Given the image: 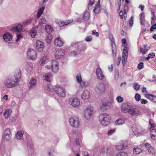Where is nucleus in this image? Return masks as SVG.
<instances>
[{
  "label": "nucleus",
  "instance_id": "nucleus-25",
  "mask_svg": "<svg viewBox=\"0 0 156 156\" xmlns=\"http://www.w3.org/2000/svg\"><path fill=\"white\" fill-rule=\"evenodd\" d=\"M90 96V93L87 90H85L81 95V98L83 99L88 98Z\"/></svg>",
  "mask_w": 156,
  "mask_h": 156
},
{
  "label": "nucleus",
  "instance_id": "nucleus-54",
  "mask_svg": "<svg viewBox=\"0 0 156 156\" xmlns=\"http://www.w3.org/2000/svg\"><path fill=\"white\" fill-rule=\"evenodd\" d=\"M119 72L118 70H116L115 71L114 74V78L116 80L118 79L119 77Z\"/></svg>",
  "mask_w": 156,
  "mask_h": 156
},
{
  "label": "nucleus",
  "instance_id": "nucleus-16",
  "mask_svg": "<svg viewBox=\"0 0 156 156\" xmlns=\"http://www.w3.org/2000/svg\"><path fill=\"white\" fill-rule=\"evenodd\" d=\"M96 73L98 79L102 80L104 79V76L100 68H98L97 69Z\"/></svg>",
  "mask_w": 156,
  "mask_h": 156
},
{
  "label": "nucleus",
  "instance_id": "nucleus-33",
  "mask_svg": "<svg viewBox=\"0 0 156 156\" xmlns=\"http://www.w3.org/2000/svg\"><path fill=\"white\" fill-rule=\"evenodd\" d=\"M45 29L48 34L53 30V28L50 25H46L45 26Z\"/></svg>",
  "mask_w": 156,
  "mask_h": 156
},
{
  "label": "nucleus",
  "instance_id": "nucleus-24",
  "mask_svg": "<svg viewBox=\"0 0 156 156\" xmlns=\"http://www.w3.org/2000/svg\"><path fill=\"white\" fill-rule=\"evenodd\" d=\"M146 97L150 100L156 103V96L150 94H145Z\"/></svg>",
  "mask_w": 156,
  "mask_h": 156
},
{
  "label": "nucleus",
  "instance_id": "nucleus-38",
  "mask_svg": "<svg viewBox=\"0 0 156 156\" xmlns=\"http://www.w3.org/2000/svg\"><path fill=\"white\" fill-rule=\"evenodd\" d=\"M52 36L49 34L47 36V38L46 39V42L47 43L50 44L52 40Z\"/></svg>",
  "mask_w": 156,
  "mask_h": 156
},
{
  "label": "nucleus",
  "instance_id": "nucleus-3",
  "mask_svg": "<svg viewBox=\"0 0 156 156\" xmlns=\"http://www.w3.org/2000/svg\"><path fill=\"white\" fill-rule=\"evenodd\" d=\"M28 58L33 60H35L37 58L36 52L33 49H29L27 52Z\"/></svg>",
  "mask_w": 156,
  "mask_h": 156
},
{
  "label": "nucleus",
  "instance_id": "nucleus-50",
  "mask_svg": "<svg viewBox=\"0 0 156 156\" xmlns=\"http://www.w3.org/2000/svg\"><path fill=\"white\" fill-rule=\"evenodd\" d=\"M144 67V63L141 62L138 64L137 66V68L139 69H142Z\"/></svg>",
  "mask_w": 156,
  "mask_h": 156
},
{
  "label": "nucleus",
  "instance_id": "nucleus-12",
  "mask_svg": "<svg viewBox=\"0 0 156 156\" xmlns=\"http://www.w3.org/2000/svg\"><path fill=\"white\" fill-rule=\"evenodd\" d=\"M140 113V111L138 109L134 108H129L127 113H128L131 115H139Z\"/></svg>",
  "mask_w": 156,
  "mask_h": 156
},
{
  "label": "nucleus",
  "instance_id": "nucleus-31",
  "mask_svg": "<svg viewBox=\"0 0 156 156\" xmlns=\"http://www.w3.org/2000/svg\"><path fill=\"white\" fill-rule=\"evenodd\" d=\"M140 24L143 25L144 24V20L145 18L144 13V12L141 13L139 15Z\"/></svg>",
  "mask_w": 156,
  "mask_h": 156
},
{
  "label": "nucleus",
  "instance_id": "nucleus-53",
  "mask_svg": "<svg viewBox=\"0 0 156 156\" xmlns=\"http://www.w3.org/2000/svg\"><path fill=\"white\" fill-rule=\"evenodd\" d=\"M146 46L145 45H144V48H140V51L143 54H145L146 52Z\"/></svg>",
  "mask_w": 156,
  "mask_h": 156
},
{
  "label": "nucleus",
  "instance_id": "nucleus-23",
  "mask_svg": "<svg viewBox=\"0 0 156 156\" xmlns=\"http://www.w3.org/2000/svg\"><path fill=\"white\" fill-rule=\"evenodd\" d=\"M22 25H18L14 27H13L11 29V30L13 32H20L22 30Z\"/></svg>",
  "mask_w": 156,
  "mask_h": 156
},
{
  "label": "nucleus",
  "instance_id": "nucleus-36",
  "mask_svg": "<svg viewBox=\"0 0 156 156\" xmlns=\"http://www.w3.org/2000/svg\"><path fill=\"white\" fill-rule=\"evenodd\" d=\"M125 123V121L122 119H119L115 121V123L117 125H122Z\"/></svg>",
  "mask_w": 156,
  "mask_h": 156
},
{
  "label": "nucleus",
  "instance_id": "nucleus-46",
  "mask_svg": "<svg viewBox=\"0 0 156 156\" xmlns=\"http://www.w3.org/2000/svg\"><path fill=\"white\" fill-rule=\"evenodd\" d=\"M77 81L79 83H81L82 82V78L80 74H78L76 77Z\"/></svg>",
  "mask_w": 156,
  "mask_h": 156
},
{
  "label": "nucleus",
  "instance_id": "nucleus-15",
  "mask_svg": "<svg viewBox=\"0 0 156 156\" xmlns=\"http://www.w3.org/2000/svg\"><path fill=\"white\" fill-rule=\"evenodd\" d=\"M54 44L57 46L61 47L63 46L64 42L59 37L56 38L54 41Z\"/></svg>",
  "mask_w": 156,
  "mask_h": 156
},
{
  "label": "nucleus",
  "instance_id": "nucleus-29",
  "mask_svg": "<svg viewBox=\"0 0 156 156\" xmlns=\"http://www.w3.org/2000/svg\"><path fill=\"white\" fill-rule=\"evenodd\" d=\"M48 59V56L44 55L40 59V63L41 65H43L45 63L46 61Z\"/></svg>",
  "mask_w": 156,
  "mask_h": 156
},
{
  "label": "nucleus",
  "instance_id": "nucleus-52",
  "mask_svg": "<svg viewBox=\"0 0 156 156\" xmlns=\"http://www.w3.org/2000/svg\"><path fill=\"white\" fill-rule=\"evenodd\" d=\"M129 9V7L128 5L126 4L124 5V13L126 14H127V13Z\"/></svg>",
  "mask_w": 156,
  "mask_h": 156
},
{
  "label": "nucleus",
  "instance_id": "nucleus-22",
  "mask_svg": "<svg viewBox=\"0 0 156 156\" xmlns=\"http://www.w3.org/2000/svg\"><path fill=\"white\" fill-rule=\"evenodd\" d=\"M129 107L128 105L126 104L122 105L121 107V110L122 112L125 113H127Z\"/></svg>",
  "mask_w": 156,
  "mask_h": 156
},
{
  "label": "nucleus",
  "instance_id": "nucleus-5",
  "mask_svg": "<svg viewBox=\"0 0 156 156\" xmlns=\"http://www.w3.org/2000/svg\"><path fill=\"white\" fill-rule=\"evenodd\" d=\"M84 116L87 119H89L92 118L94 115V112L91 108H87L84 111Z\"/></svg>",
  "mask_w": 156,
  "mask_h": 156
},
{
  "label": "nucleus",
  "instance_id": "nucleus-63",
  "mask_svg": "<svg viewBox=\"0 0 156 156\" xmlns=\"http://www.w3.org/2000/svg\"><path fill=\"white\" fill-rule=\"evenodd\" d=\"M92 34H95L96 37H98L99 35V33L96 32L95 30H93L92 31Z\"/></svg>",
  "mask_w": 156,
  "mask_h": 156
},
{
  "label": "nucleus",
  "instance_id": "nucleus-47",
  "mask_svg": "<svg viewBox=\"0 0 156 156\" xmlns=\"http://www.w3.org/2000/svg\"><path fill=\"white\" fill-rule=\"evenodd\" d=\"M149 124L150 125L151 128H153L155 127L156 126L155 124L154 123L152 119H150L149 120Z\"/></svg>",
  "mask_w": 156,
  "mask_h": 156
},
{
  "label": "nucleus",
  "instance_id": "nucleus-49",
  "mask_svg": "<svg viewBox=\"0 0 156 156\" xmlns=\"http://www.w3.org/2000/svg\"><path fill=\"white\" fill-rule=\"evenodd\" d=\"M116 156H128V154L126 152H122L118 154Z\"/></svg>",
  "mask_w": 156,
  "mask_h": 156
},
{
  "label": "nucleus",
  "instance_id": "nucleus-21",
  "mask_svg": "<svg viewBox=\"0 0 156 156\" xmlns=\"http://www.w3.org/2000/svg\"><path fill=\"white\" fill-rule=\"evenodd\" d=\"M3 38L6 42L9 43L12 39V37L10 34L7 33L3 35Z\"/></svg>",
  "mask_w": 156,
  "mask_h": 156
},
{
  "label": "nucleus",
  "instance_id": "nucleus-13",
  "mask_svg": "<svg viewBox=\"0 0 156 156\" xmlns=\"http://www.w3.org/2000/svg\"><path fill=\"white\" fill-rule=\"evenodd\" d=\"M65 54V51L62 49L57 51L55 53V57L56 59H59L63 57Z\"/></svg>",
  "mask_w": 156,
  "mask_h": 156
},
{
  "label": "nucleus",
  "instance_id": "nucleus-45",
  "mask_svg": "<svg viewBox=\"0 0 156 156\" xmlns=\"http://www.w3.org/2000/svg\"><path fill=\"white\" fill-rule=\"evenodd\" d=\"M47 89L50 92H53L55 90L54 89H53V87L51 84L48 85L47 87Z\"/></svg>",
  "mask_w": 156,
  "mask_h": 156
},
{
  "label": "nucleus",
  "instance_id": "nucleus-37",
  "mask_svg": "<svg viewBox=\"0 0 156 156\" xmlns=\"http://www.w3.org/2000/svg\"><path fill=\"white\" fill-rule=\"evenodd\" d=\"M90 14L88 12H85L83 14V19L85 21H87L90 18Z\"/></svg>",
  "mask_w": 156,
  "mask_h": 156
},
{
  "label": "nucleus",
  "instance_id": "nucleus-30",
  "mask_svg": "<svg viewBox=\"0 0 156 156\" xmlns=\"http://www.w3.org/2000/svg\"><path fill=\"white\" fill-rule=\"evenodd\" d=\"M151 137L153 140H156V129H152L150 131Z\"/></svg>",
  "mask_w": 156,
  "mask_h": 156
},
{
  "label": "nucleus",
  "instance_id": "nucleus-42",
  "mask_svg": "<svg viewBox=\"0 0 156 156\" xmlns=\"http://www.w3.org/2000/svg\"><path fill=\"white\" fill-rule=\"evenodd\" d=\"M112 51L113 54L115 56L116 55V47L115 44H112Z\"/></svg>",
  "mask_w": 156,
  "mask_h": 156
},
{
  "label": "nucleus",
  "instance_id": "nucleus-9",
  "mask_svg": "<svg viewBox=\"0 0 156 156\" xmlns=\"http://www.w3.org/2000/svg\"><path fill=\"white\" fill-rule=\"evenodd\" d=\"M51 64L52 71L55 73L58 72L59 69V65L58 62L56 60H52Z\"/></svg>",
  "mask_w": 156,
  "mask_h": 156
},
{
  "label": "nucleus",
  "instance_id": "nucleus-14",
  "mask_svg": "<svg viewBox=\"0 0 156 156\" xmlns=\"http://www.w3.org/2000/svg\"><path fill=\"white\" fill-rule=\"evenodd\" d=\"M36 47L39 51H42L44 48L43 42L40 41H37L36 43Z\"/></svg>",
  "mask_w": 156,
  "mask_h": 156
},
{
  "label": "nucleus",
  "instance_id": "nucleus-48",
  "mask_svg": "<svg viewBox=\"0 0 156 156\" xmlns=\"http://www.w3.org/2000/svg\"><path fill=\"white\" fill-rule=\"evenodd\" d=\"M135 99L137 101H139L141 99V96L139 94H136L135 96Z\"/></svg>",
  "mask_w": 156,
  "mask_h": 156
},
{
  "label": "nucleus",
  "instance_id": "nucleus-20",
  "mask_svg": "<svg viewBox=\"0 0 156 156\" xmlns=\"http://www.w3.org/2000/svg\"><path fill=\"white\" fill-rule=\"evenodd\" d=\"M10 131L9 129H7L5 131L4 138L6 140H8L10 137Z\"/></svg>",
  "mask_w": 156,
  "mask_h": 156
},
{
  "label": "nucleus",
  "instance_id": "nucleus-41",
  "mask_svg": "<svg viewBox=\"0 0 156 156\" xmlns=\"http://www.w3.org/2000/svg\"><path fill=\"white\" fill-rule=\"evenodd\" d=\"M109 149L108 147H104L101 148V150L100 151V153H103L104 152H106L108 153V151Z\"/></svg>",
  "mask_w": 156,
  "mask_h": 156
},
{
  "label": "nucleus",
  "instance_id": "nucleus-35",
  "mask_svg": "<svg viewBox=\"0 0 156 156\" xmlns=\"http://www.w3.org/2000/svg\"><path fill=\"white\" fill-rule=\"evenodd\" d=\"M23 132L20 131L17 132L16 137L18 139H22L23 138Z\"/></svg>",
  "mask_w": 156,
  "mask_h": 156
},
{
  "label": "nucleus",
  "instance_id": "nucleus-43",
  "mask_svg": "<svg viewBox=\"0 0 156 156\" xmlns=\"http://www.w3.org/2000/svg\"><path fill=\"white\" fill-rule=\"evenodd\" d=\"M133 87L137 91L140 89V86L138 83H134L133 84Z\"/></svg>",
  "mask_w": 156,
  "mask_h": 156
},
{
  "label": "nucleus",
  "instance_id": "nucleus-55",
  "mask_svg": "<svg viewBox=\"0 0 156 156\" xmlns=\"http://www.w3.org/2000/svg\"><path fill=\"white\" fill-rule=\"evenodd\" d=\"M116 100L118 102L121 103L123 101V99L122 97L119 96L116 98Z\"/></svg>",
  "mask_w": 156,
  "mask_h": 156
},
{
  "label": "nucleus",
  "instance_id": "nucleus-56",
  "mask_svg": "<svg viewBox=\"0 0 156 156\" xmlns=\"http://www.w3.org/2000/svg\"><path fill=\"white\" fill-rule=\"evenodd\" d=\"M32 20L31 19L27 20L25 22L23 23V25L24 26H25L27 24H30L32 22Z\"/></svg>",
  "mask_w": 156,
  "mask_h": 156
},
{
  "label": "nucleus",
  "instance_id": "nucleus-34",
  "mask_svg": "<svg viewBox=\"0 0 156 156\" xmlns=\"http://www.w3.org/2000/svg\"><path fill=\"white\" fill-rule=\"evenodd\" d=\"M12 113V111L10 109L6 110L4 112V115L5 118H7L10 116Z\"/></svg>",
  "mask_w": 156,
  "mask_h": 156
},
{
  "label": "nucleus",
  "instance_id": "nucleus-27",
  "mask_svg": "<svg viewBox=\"0 0 156 156\" xmlns=\"http://www.w3.org/2000/svg\"><path fill=\"white\" fill-rule=\"evenodd\" d=\"M52 75L51 73H48L43 76L44 80L48 82H50L51 80Z\"/></svg>",
  "mask_w": 156,
  "mask_h": 156
},
{
  "label": "nucleus",
  "instance_id": "nucleus-2",
  "mask_svg": "<svg viewBox=\"0 0 156 156\" xmlns=\"http://www.w3.org/2000/svg\"><path fill=\"white\" fill-rule=\"evenodd\" d=\"M111 116L106 113L102 114L99 117V120L101 124L103 126H107L110 123Z\"/></svg>",
  "mask_w": 156,
  "mask_h": 156
},
{
  "label": "nucleus",
  "instance_id": "nucleus-39",
  "mask_svg": "<svg viewBox=\"0 0 156 156\" xmlns=\"http://www.w3.org/2000/svg\"><path fill=\"white\" fill-rule=\"evenodd\" d=\"M44 9V7H42L39 9L37 13V17L39 18L43 12Z\"/></svg>",
  "mask_w": 156,
  "mask_h": 156
},
{
  "label": "nucleus",
  "instance_id": "nucleus-18",
  "mask_svg": "<svg viewBox=\"0 0 156 156\" xmlns=\"http://www.w3.org/2000/svg\"><path fill=\"white\" fill-rule=\"evenodd\" d=\"M145 146L147 148L149 152L150 153L154 154L155 153V151L153 147L151 146L150 144L148 143H146Z\"/></svg>",
  "mask_w": 156,
  "mask_h": 156
},
{
  "label": "nucleus",
  "instance_id": "nucleus-44",
  "mask_svg": "<svg viewBox=\"0 0 156 156\" xmlns=\"http://www.w3.org/2000/svg\"><path fill=\"white\" fill-rule=\"evenodd\" d=\"M133 16H131L129 20V25L130 27H132L133 26Z\"/></svg>",
  "mask_w": 156,
  "mask_h": 156
},
{
  "label": "nucleus",
  "instance_id": "nucleus-58",
  "mask_svg": "<svg viewBox=\"0 0 156 156\" xmlns=\"http://www.w3.org/2000/svg\"><path fill=\"white\" fill-rule=\"evenodd\" d=\"M92 40V38L91 36H89L86 38L85 40L87 42L90 41Z\"/></svg>",
  "mask_w": 156,
  "mask_h": 156
},
{
  "label": "nucleus",
  "instance_id": "nucleus-1",
  "mask_svg": "<svg viewBox=\"0 0 156 156\" xmlns=\"http://www.w3.org/2000/svg\"><path fill=\"white\" fill-rule=\"evenodd\" d=\"M14 77L15 80L11 78H8L6 80L4 83L5 87L8 88H13L19 84L20 80L21 77V71L20 70L17 69L15 71Z\"/></svg>",
  "mask_w": 156,
  "mask_h": 156
},
{
  "label": "nucleus",
  "instance_id": "nucleus-6",
  "mask_svg": "<svg viewBox=\"0 0 156 156\" xmlns=\"http://www.w3.org/2000/svg\"><path fill=\"white\" fill-rule=\"evenodd\" d=\"M69 103L74 107H77L80 104V100L77 98H70L69 99Z\"/></svg>",
  "mask_w": 156,
  "mask_h": 156
},
{
  "label": "nucleus",
  "instance_id": "nucleus-60",
  "mask_svg": "<svg viewBox=\"0 0 156 156\" xmlns=\"http://www.w3.org/2000/svg\"><path fill=\"white\" fill-rule=\"evenodd\" d=\"M140 103L143 104H145L147 103L148 101L147 100L141 99L140 100Z\"/></svg>",
  "mask_w": 156,
  "mask_h": 156
},
{
  "label": "nucleus",
  "instance_id": "nucleus-28",
  "mask_svg": "<svg viewBox=\"0 0 156 156\" xmlns=\"http://www.w3.org/2000/svg\"><path fill=\"white\" fill-rule=\"evenodd\" d=\"M142 151L141 147L139 146L136 147H134L133 149V153L135 154H138L140 153Z\"/></svg>",
  "mask_w": 156,
  "mask_h": 156
},
{
  "label": "nucleus",
  "instance_id": "nucleus-7",
  "mask_svg": "<svg viewBox=\"0 0 156 156\" xmlns=\"http://www.w3.org/2000/svg\"><path fill=\"white\" fill-rule=\"evenodd\" d=\"M54 90L58 96L64 97L66 96V90L61 87H55Z\"/></svg>",
  "mask_w": 156,
  "mask_h": 156
},
{
  "label": "nucleus",
  "instance_id": "nucleus-32",
  "mask_svg": "<svg viewBox=\"0 0 156 156\" xmlns=\"http://www.w3.org/2000/svg\"><path fill=\"white\" fill-rule=\"evenodd\" d=\"M36 84V80L34 78H32L29 82L30 86L29 87L30 88L35 86Z\"/></svg>",
  "mask_w": 156,
  "mask_h": 156
},
{
  "label": "nucleus",
  "instance_id": "nucleus-40",
  "mask_svg": "<svg viewBox=\"0 0 156 156\" xmlns=\"http://www.w3.org/2000/svg\"><path fill=\"white\" fill-rule=\"evenodd\" d=\"M37 34V32L34 30V29H32L31 30L30 32V34L31 37L33 38L35 37L36 34Z\"/></svg>",
  "mask_w": 156,
  "mask_h": 156
},
{
  "label": "nucleus",
  "instance_id": "nucleus-26",
  "mask_svg": "<svg viewBox=\"0 0 156 156\" xmlns=\"http://www.w3.org/2000/svg\"><path fill=\"white\" fill-rule=\"evenodd\" d=\"M100 1L98 0L96 5L93 9V11L96 14L99 13L100 12Z\"/></svg>",
  "mask_w": 156,
  "mask_h": 156
},
{
  "label": "nucleus",
  "instance_id": "nucleus-17",
  "mask_svg": "<svg viewBox=\"0 0 156 156\" xmlns=\"http://www.w3.org/2000/svg\"><path fill=\"white\" fill-rule=\"evenodd\" d=\"M128 51L126 50H124L122 55V64L124 65L126 62L128 57Z\"/></svg>",
  "mask_w": 156,
  "mask_h": 156
},
{
  "label": "nucleus",
  "instance_id": "nucleus-8",
  "mask_svg": "<svg viewBox=\"0 0 156 156\" xmlns=\"http://www.w3.org/2000/svg\"><path fill=\"white\" fill-rule=\"evenodd\" d=\"M69 122L70 124L72 126L77 128L79 126V121L77 117L74 116L71 117L69 119Z\"/></svg>",
  "mask_w": 156,
  "mask_h": 156
},
{
  "label": "nucleus",
  "instance_id": "nucleus-51",
  "mask_svg": "<svg viewBox=\"0 0 156 156\" xmlns=\"http://www.w3.org/2000/svg\"><path fill=\"white\" fill-rule=\"evenodd\" d=\"M115 130V129H110L108 132L107 134L108 136L111 135L113 133H114Z\"/></svg>",
  "mask_w": 156,
  "mask_h": 156
},
{
  "label": "nucleus",
  "instance_id": "nucleus-4",
  "mask_svg": "<svg viewBox=\"0 0 156 156\" xmlns=\"http://www.w3.org/2000/svg\"><path fill=\"white\" fill-rule=\"evenodd\" d=\"M132 130L135 135H141L144 132L142 128L140 126L136 124L133 125L132 128Z\"/></svg>",
  "mask_w": 156,
  "mask_h": 156
},
{
  "label": "nucleus",
  "instance_id": "nucleus-61",
  "mask_svg": "<svg viewBox=\"0 0 156 156\" xmlns=\"http://www.w3.org/2000/svg\"><path fill=\"white\" fill-rule=\"evenodd\" d=\"M80 86L82 88H83L84 87H85L87 86V84L85 82H82L80 83Z\"/></svg>",
  "mask_w": 156,
  "mask_h": 156
},
{
  "label": "nucleus",
  "instance_id": "nucleus-62",
  "mask_svg": "<svg viewBox=\"0 0 156 156\" xmlns=\"http://www.w3.org/2000/svg\"><path fill=\"white\" fill-rule=\"evenodd\" d=\"M124 14L123 12L122 11H120L119 12V15L120 16L121 19H123L124 17Z\"/></svg>",
  "mask_w": 156,
  "mask_h": 156
},
{
  "label": "nucleus",
  "instance_id": "nucleus-19",
  "mask_svg": "<svg viewBox=\"0 0 156 156\" xmlns=\"http://www.w3.org/2000/svg\"><path fill=\"white\" fill-rule=\"evenodd\" d=\"M128 144L126 142L122 143V144L116 146L115 148L118 150H121L125 149L127 146Z\"/></svg>",
  "mask_w": 156,
  "mask_h": 156
},
{
  "label": "nucleus",
  "instance_id": "nucleus-11",
  "mask_svg": "<svg viewBox=\"0 0 156 156\" xmlns=\"http://www.w3.org/2000/svg\"><path fill=\"white\" fill-rule=\"evenodd\" d=\"M72 21L73 20H68L67 21L64 22L59 20H57L55 21V22L59 27H61L68 25L69 24L72 23Z\"/></svg>",
  "mask_w": 156,
  "mask_h": 156
},
{
  "label": "nucleus",
  "instance_id": "nucleus-10",
  "mask_svg": "<svg viewBox=\"0 0 156 156\" xmlns=\"http://www.w3.org/2000/svg\"><path fill=\"white\" fill-rule=\"evenodd\" d=\"M106 86L103 83L98 84L96 87L95 90L97 92L102 93L105 92Z\"/></svg>",
  "mask_w": 156,
  "mask_h": 156
},
{
  "label": "nucleus",
  "instance_id": "nucleus-64",
  "mask_svg": "<svg viewBox=\"0 0 156 156\" xmlns=\"http://www.w3.org/2000/svg\"><path fill=\"white\" fill-rule=\"evenodd\" d=\"M148 55L150 56L149 57L151 58H153L155 56V54L154 53H150Z\"/></svg>",
  "mask_w": 156,
  "mask_h": 156
},
{
  "label": "nucleus",
  "instance_id": "nucleus-59",
  "mask_svg": "<svg viewBox=\"0 0 156 156\" xmlns=\"http://www.w3.org/2000/svg\"><path fill=\"white\" fill-rule=\"evenodd\" d=\"M94 0H90V2L88 4V5L89 7H88V9H90V7L92 5L94 4ZM90 9H91V8H90Z\"/></svg>",
  "mask_w": 156,
  "mask_h": 156
},
{
  "label": "nucleus",
  "instance_id": "nucleus-57",
  "mask_svg": "<svg viewBox=\"0 0 156 156\" xmlns=\"http://www.w3.org/2000/svg\"><path fill=\"white\" fill-rule=\"evenodd\" d=\"M152 25L150 29V32H152L154 30L156 29V24H152Z\"/></svg>",
  "mask_w": 156,
  "mask_h": 156
}]
</instances>
